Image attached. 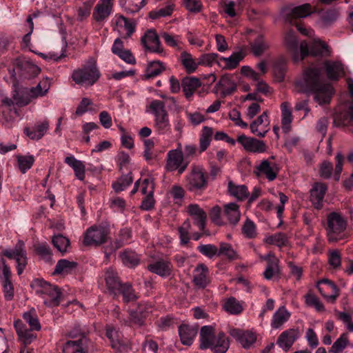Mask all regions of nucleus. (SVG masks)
I'll return each instance as SVG.
<instances>
[{
	"mask_svg": "<svg viewBox=\"0 0 353 353\" xmlns=\"http://www.w3.org/2000/svg\"><path fill=\"white\" fill-rule=\"evenodd\" d=\"M37 292L42 296L44 304L49 307L59 305L62 299L63 294L60 289L46 281L41 282L40 289Z\"/></svg>",
	"mask_w": 353,
	"mask_h": 353,
	"instance_id": "12",
	"label": "nucleus"
},
{
	"mask_svg": "<svg viewBox=\"0 0 353 353\" xmlns=\"http://www.w3.org/2000/svg\"><path fill=\"white\" fill-rule=\"evenodd\" d=\"M115 334L116 332L113 327H107L105 334L110 339L112 348L120 352H127L129 350L128 345L120 341L119 340L114 339V335Z\"/></svg>",
	"mask_w": 353,
	"mask_h": 353,
	"instance_id": "45",
	"label": "nucleus"
},
{
	"mask_svg": "<svg viewBox=\"0 0 353 353\" xmlns=\"http://www.w3.org/2000/svg\"><path fill=\"white\" fill-rule=\"evenodd\" d=\"M100 77L101 72L92 57L89 58L81 68L74 70L72 74V79L75 83L85 87L93 85Z\"/></svg>",
	"mask_w": 353,
	"mask_h": 353,
	"instance_id": "4",
	"label": "nucleus"
},
{
	"mask_svg": "<svg viewBox=\"0 0 353 353\" xmlns=\"http://www.w3.org/2000/svg\"><path fill=\"white\" fill-rule=\"evenodd\" d=\"M314 11V10H313L312 6L309 3H304L297 6H289L282 9L281 16L286 22L290 25L295 26L297 30L302 34L312 37L314 34V30L311 28L304 27L301 23L297 22L296 19L305 18Z\"/></svg>",
	"mask_w": 353,
	"mask_h": 353,
	"instance_id": "3",
	"label": "nucleus"
},
{
	"mask_svg": "<svg viewBox=\"0 0 353 353\" xmlns=\"http://www.w3.org/2000/svg\"><path fill=\"white\" fill-rule=\"evenodd\" d=\"M290 312L285 307H280L273 314L271 326L274 329L280 328L290 317Z\"/></svg>",
	"mask_w": 353,
	"mask_h": 353,
	"instance_id": "36",
	"label": "nucleus"
},
{
	"mask_svg": "<svg viewBox=\"0 0 353 353\" xmlns=\"http://www.w3.org/2000/svg\"><path fill=\"white\" fill-rule=\"evenodd\" d=\"M199 63L204 66H212L216 64L219 67L222 65L221 56L217 53H205L199 58Z\"/></svg>",
	"mask_w": 353,
	"mask_h": 353,
	"instance_id": "51",
	"label": "nucleus"
},
{
	"mask_svg": "<svg viewBox=\"0 0 353 353\" xmlns=\"http://www.w3.org/2000/svg\"><path fill=\"white\" fill-rule=\"evenodd\" d=\"M198 332L197 327L182 324L179 327V335L183 345L190 346L192 344Z\"/></svg>",
	"mask_w": 353,
	"mask_h": 353,
	"instance_id": "30",
	"label": "nucleus"
},
{
	"mask_svg": "<svg viewBox=\"0 0 353 353\" xmlns=\"http://www.w3.org/2000/svg\"><path fill=\"white\" fill-rule=\"evenodd\" d=\"M17 162L20 171L24 174L32 166L34 158L32 155H19L17 157Z\"/></svg>",
	"mask_w": 353,
	"mask_h": 353,
	"instance_id": "63",
	"label": "nucleus"
},
{
	"mask_svg": "<svg viewBox=\"0 0 353 353\" xmlns=\"http://www.w3.org/2000/svg\"><path fill=\"white\" fill-rule=\"evenodd\" d=\"M152 311V304L141 301L138 303L136 309L129 310V319H124V325L131 326L132 324L141 327L144 325L146 317Z\"/></svg>",
	"mask_w": 353,
	"mask_h": 353,
	"instance_id": "11",
	"label": "nucleus"
},
{
	"mask_svg": "<svg viewBox=\"0 0 353 353\" xmlns=\"http://www.w3.org/2000/svg\"><path fill=\"white\" fill-rule=\"evenodd\" d=\"M52 243L62 254L65 253L68 251V248L70 246L69 239L61 234L53 236Z\"/></svg>",
	"mask_w": 353,
	"mask_h": 353,
	"instance_id": "58",
	"label": "nucleus"
},
{
	"mask_svg": "<svg viewBox=\"0 0 353 353\" xmlns=\"http://www.w3.org/2000/svg\"><path fill=\"white\" fill-rule=\"evenodd\" d=\"M223 307L225 312L232 315H238L243 310V303L233 296L226 299Z\"/></svg>",
	"mask_w": 353,
	"mask_h": 353,
	"instance_id": "40",
	"label": "nucleus"
},
{
	"mask_svg": "<svg viewBox=\"0 0 353 353\" xmlns=\"http://www.w3.org/2000/svg\"><path fill=\"white\" fill-rule=\"evenodd\" d=\"M199 341L201 350L210 349L214 353H225L230 347V341L225 334L220 332L215 335L214 330L210 325L201 327Z\"/></svg>",
	"mask_w": 353,
	"mask_h": 353,
	"instance_id": "2",
	"label": "nucleus"
},
{
	"mask_svg": "<svg viewBox=\"0 0 353 353\" xmlns=\"http://www.w3.org/2000/svg\"><path fill=\"white\" fill-rule=\"evenodd\" d=\"M228 188L230 194L238 200L243 201L248 196V190L245 185H236L232 181H229Z\"/></svg>",
	"mask_w": 353,
	"mask_h": 353,
	"instance_id": "41",
	"label": "nucleus"
},
{
	"mask_svg": "<svg viewBox=\"0 0 353 353\" xmlns=\"http://www.w3.org/2000/svg\"><path fill=\"white\" fill-rule=\"evenodd\" d=\"M327 235L330 242H336L342 239L341 235L347 226V222L343 216L338 212H333L327 216Z\"/></svg>",
	"mask_w": 353,
	"mask_h": 353,
	"instance_id": "9",
	"label": "nucleus"
},
{
	"mask_svg": "<svg viewBox=\"0 0 353 353\" xmlns=\"http://www.w3.org/2000/svg\"><path fill=\"white\" fill-rule=\"evenodd\" d=\"M237 142L240 143L245 150L253 153H262L266 150V145L264 141L251 138L245 134L239 135Z\"/></svg>",
	"mask_w": 353,
	"mask_h": 353,
	"instance_id": "18",
	"label": "nucleus"
},
{
	"mask_svg": "<svg viewBox=\"0 0 353 353\" xmlns=\"http://www.w3.org/2000/svg\"><path fill=\"white\" fill-rule=\"evenodd\" d=\"M327 186L323 183H315L310 190V200L316 209H321L327 191Z\"/></svg>",
	"mask_w": 353,
	"mask_h": 353,
	"instance_id": "29",
	"label": "nucleus"
},
{
	"mask_svg": "<svg viewBox=\"0 0 353 353\" xmlns=\"http://www.w3.org/2000/svg\"><path fill=\"white\" fill-rule=\"evenodd\" d=\"M179 60L185 71L189 74L194 72L199 65V61H196L192 55L186 51L181 53Z\"/></svg>",
	"mask_w": 353,
	"mask_h": 353,
	"instance_id": "39",
	"label": "nucleus"
},
{
	"mask_svg": "<svg viewBox=\"0 0 353 353\" xmlns=\"http://www.w3.org/2000/svg\"><path fill=\"white\" fill-rule=\"evenodd\" d=\"M213 129L204 126L199 139L200 152H204L210 145L213 135Z\"/></svg>",
	"mask_w": 353,
	"mask_h": 353,
	"instance_id": "52",
	"label": "nucleus"
},
{
	"mask_svg": "<svg viewBox=\"0 0 353 353\" xmlns=\"http://www.w3.org/2000/svg\"><path fill=\"white\" fill-rule=\"evenodd\" d=\"M228 332L232 337L245 349H249L252 347L256 341V334L252 330H244L232 327L229 329Z\"/></svg>",
	"mask_w": 353,
	"mask_h": 353,
	"instance_id": "15",
	"label": "nucleus"
},
{
	"mask_svg": "<svg viewBox=\"0 0 353 353\" xmlns=\"http://www.w3.org/2000/svg\"><path fill=\"white\" fill-rule=\"evenodd\" d=\"M122 295L123 301L125 303L134 301L137 299L138 296L136 294L132 286L128 283H123L118 290V296Z\"/></svg>",
	"mask_w": 353,
	"mask_h": 353,
	"instance_id": "44",
	"label": "nucleus"
},
{
	"mask_svg": "<svg viewBox=\"0 0 353 353\" xmlns=\"http://www.w3.org/2000/svg\"><path fill=\"white\" fill-rule=\"evenodd\" d=\"M284 42L294 62L302 61L308 56L309 46L307 43L304 41L299 44L294 31L289 30L286 32Z\"/></svg>",
	"mask_w": 353,
	"mask_h": 353,
	"instance_id": "6",
	"label": "nucleus"
},
{
	"mask_svg": "<svg viewBox=\"0 0 353 353\" xmlns=\"http://www.w3.org/2000/svg\"><path fill=\"white\" fill-rule=\"evenodd\" d=\"M17 68L19 70L21 75L26 79L34 77L41 71V69L37 65L26 59H18Z\"/></svg>",
	"mask_w": 353,
	"mask_h": 353,
	"instance_id": "27",
	"label": "nucleus"
},
{
	"mask_svg": "<svg viewBox=\"0 0 353 353\" xmlns=\"http://www.w3.org/2000/svg\"><path fill=\"white\" fill-rule=\"evenodd\" d=\"M216 88L223 96H227L236 90V85L230 75L225 74L220 78Z\"/></svg>",
	"mask_w": 353,
	"mask_h": 353,
	"instance_id": "33",
	"label": "nucleus"
},
{
	"mask_svg": "<svg viewBox=\"0 0 353 353\" xmlns=\"http://www.w3.org/2000/svg\"><path fill=\"white\" fill-rule=\"evenodd\" d=\"M223 216L226 223L236 225L241 218L239 205L236 203H229L224 205Z\"/></svg>",
	"mask_w": 353,
	"mask_h": 353,
	"instance_id": "31",
	"label": "nucleus"
},
{
	"mask_svg": "<svg viewBox=\"0 0 353 353\" xmlns=\"http://www.w3.org/2000/svg\"><path fill=\"white\" fill-rule=\"evenodd\" d=\"M335 122L339 125L353 126V105H350L345 112L336 116Z\"/></svg>",
	"mask_w": 353,
	"mask_h": 353,
	"instance_id": "56",
	"label": "nucleus"
},
{
	"mask_svg": "<svg viewBox=\"0 0 353 353\" xmlns=\"http://www.w3.org/2000/svg\"><path fill=\"white\" fill-rule=\"evenodd\" d=\"M23 319L29 325L31 330L39 331L41 330V324L34 310L24 312Z\"/></svg>",
	"mask_w": 353,
	"mask_h": 353,
	"instance_id": "54",
	"label": "nucleus"
},
{
	"mask_svg": "<svg viewBox=\"0 0 353 353\" xmlns=\"http://www.w3.org/2000/svg\"><path fill=\"white\" fill-rule=\"evenodd\" d=\"M187 212L192 217L194 225L199 231L203 232L205 230L207 219L205 211L198 204L192 203L188 206Z\"/></svg>",
	"mask_w": 353,
	"mask_h": 353,
	"instance_id": "21",
	"label": "nucleus"
},
{
	"mask_svg": "<svg viewBox=\"0 0 353 353\" xmlns=\"http://www.w3.org/2000/svg\"><path fill=\"white\" fill-rule=\"evenodd\" d=\"M242 233L247 239H254L257 236L256 225L251 219L247 218L242 227Z\"/></svg>",
	"mask_w": 353,
	"mask_h": 353,
	"instance_id": "61",
	"label": "nucleus"
},
{
	"mask_svg": "<svg viewBox=\"0 0 353 353\" xmlns=\"http://www.w3.org/2000/svg\"><path fill=\"white\" fill-rule=\"evenodd\" d=\"M114 0H99L92 12V19L100 25L104 24L113 12Z\"/></svg>",
	"mask_w": 353,
	"mask_h": 353,
	"instance_id": "14",
	"label": "nucleus"
},
{
	"mask_svg": "<svg viewBox=\"0 0 353 353\" xmlns=\"http://www.w3.org/2000/svg\"><path fill=\"white\" fill-rule=\"evenodd\" d=\"M133 181L131 172L122 175L117 181L112 183V188L116 192L125 190Z\"/></svg>",
	"mask_w": 353,
	"mask_h": 353,
	"instance_id": "59",
	"label": "nucleus"
},
{
	"mask_svg": "<svg viewBox=\"0 0 353 353\" xmlns=\"http://www.w3.org/2000/svg\"><path fill=\"white\" fill-rule=\"evenodd\" d=\"M299 337L300 332L298 329H288L279 335L276 343L283 350L288 352Z\"/></svg>",
	"mask_w": 353,
	"mask_h": 353,
	"instance_id": "19",
	"label": "nucleus"
},
{
	"mask_svg": "<svg viewBox=\"0 0 353 353\" xmlns=\"http://www.w3.org/2000/svg\"><path fill=\"white\" fill-rule=\"evenodd\" d=\"M154 127L159 134H165L169 132L170 124L168 114L154 119Z\"/></svg>",
	"mask_w": 353,
	"mask_h": 353,
	"instance_id": "46",
	"label": "nucleus"
},
{
	"mask_svg": "<svg viewBox=\"0 0 353 353\" xmlns=\"http://www.w3.org/2000/svg\"><path fill=\"white\" fill-rule=\"evenodd\" d=\"M210 282L209 270L203 263L196 265L193 271V283L198 288L204 289Z\"/></svg>",
	"mask_w": 353,
	"mask_h": 353,
	"instance_id": "24",
	"label": "nucleus"
},
{
	"mask_svg": "<svg viewBox=\"0 0 353 353\" xmlns=\"http://www.w3.org/2000/svg\"><path fill=\"white\" fill-rule=\"evenodd\" d=\"M250 128L252 133L259 137H264L270 130L267 112H263L262 114L253 121L250 125Z\"/></svg>",
	"mask_w": 353,
	"mask_h": 353,
	"instance_id": "22",
	"label": "nucleus"
},
{
	"mask_svg": "<svg viewBox=\"0 0 353 353\" xmlns=\"http://www.w3.org/2000/svg\"><path fill=\"white\" fill-rule=\"evenodd\" d=\"M148 270L152 273L165 278L171 275L172 265L168 260L160 259L148 264Z\"/></svg>",
	"mask_w": 353,
	"mask_h": 353,
	"instance_id": "23",
	"label": "nucleus"
},
{
	"mask_svg": "<svg viewBox=\"0 0 353 353\" xmlns=\"http://www.w3.org/2000/svg\"><path fill=\"white\" fill-rule=\"evenodd\" d=\"M14 327L20 341L28 345L32 343L37 338V335L32 333L33 330L28 329L26 325L21 319H17L14 322Z\"/></svg>",
	"mask_w": 353,
	"mask_h": 353,
	"instance_id": "26",
	"label": "nucleus"
},
{
	"mask_svg": "<svg viewBox=\"0 0 353 353\" xmlns=\"http://www.w3.org/2000/svg\"><path fill=\"white\" fill-rule=\"evenodd\" d=\"M247 50L246 46H241L228 57L221 56L222 65H220V68L230 70L236 68L240 62L247 55Z\"/></svg>",
	"mask_w": 353,
	"mask_h": 353,
	"instance_id": "16",
	"label": "nucleus"
},
{
	"mask_svg": "<svg viewBox=\"0 0 353 353\" xmlns=\"http://www.w3.org/2000/svg\"><path fill=\"white\" fill-rule=\"evenodd\" d=\"M190 161L186 160L183 154L181 143H178L177 148L170 150L166 157L165 169L168 172L177 171L183 174L187 169Z\"/></svg>",
	"mask_w": 353,
	"mask_h": 353,
	"instance_id": "8",
	"label": "nucleus"
},
{
	"mask_svg": "<svg viewBox=\"0 0 353 353\" xmlns=\"http://www.w3.org/2000/svg\"><path fill=\"white\" fill-rule=\"evenodd\" d=\"M251 52L254 57L262 56L270 48V43L264 35L259 34L249 43Z\"/></svg>",
	"mask_w": 353,
	"mask_h": 353,
	"instance_id": "28",
	"label": "nucleus"
},
{
	"mask_svg": "<svg viewBox=\"0 0 353 353\" xmlns=\"http://www.w3.org/2000/svg\"><path fill=\"white\" fill-rule=\"evenodd\" d=\"M77 264L74 261H70L67 259L59 260L54 268V274H64L70 273L73 271Z\"/></svg>",
	"mask_w": 353,
	"mask_h": 353,
	"instance_id": "48",
	"label": "nucleus"
},
{
	"mask_svg": "<svg viewBox=\"0 0 353 353\" xmlns=\"http://www.w3.org/2000/svg\"><path fill=\"white\" fill-rule=\"evenodd\" d=\"M105 281L110 294L114 298L118 297V290L123 283L119 281L117 273L112 269L108 270L105 273Z\"/></svg>",
	"mask_w": 353,
	"mask_h": 353,
	"instance_id": "32",
	"label": "nucleus"
},
{
	"mask_svg": "<svg viewBox=\"0 0 353 353\" xmlns=\"http://www.w3.org/2000/svg\"><path fill=\"white\" fill-rule=\"evenodd\" d=\"M6 257L14 259L17 263V270L19 275L21 274L27 265L26 252L24 249V243L19 241L14 249H7L3 251Z\"/></svg>",
	"mask_w": 353,
	"mask_h": 353,
	"instance_id": "13",
	"label": "nucleus"
},
{
	"mask_svg": "<svg viewBox=\"0 0 353 353\" xmlns=\"http://www.w3.org/2000/svg\"><path fill=\"white\" fill-rule=\"evenodd\" d=\"M50 88V80L48 78L43 79L36 86L22 92L18 97H14V101L19 106L26 105L37 98L46 96Z\"/></svg>",
	"mask_w": 353,
	"mask_h": 353,
	"instance_id": "7",
	"label": "nucleus"
},
{
	"mask_svg": "<svg viewBox=\"0 0 353 353\" xmlns=\"http://www.w3.org/2000/svg\"><path fill=\"white\" fill-rule=\"evenodd\" d=\"M313 57H324L329 55L327 45L319 39H315L309 47V54Z\"/></svg>",
	"mask_w": 353,
	"mask_h": 353,
	"instance_id": "38",
	"label": "nucleus"
},
{
	"mask_svg": "<svg viewBox=\"0 0 353 353\" xmlns=\"http://www.w3.org/2000/svg\"><path fill=\"white\" fill-rule=\"evenodd\" d=\"M141 43L145 48L150 52L159 54L163 51L159 37L154 30L150 29L145 32L141 37Z\"/></svg>",
	"mask_w": 353,
	"mask_h": 353,
	"instance_id": "20",
	"label": "nucleus"
},
{
	"mask_svg": "<svg viewBox=\"0 0 353 353\" xmlns=\"http://www.w3.org/2000/svg\"><path fill=\"white\" fill-rule=\"evenodd\" d=\"M256 174L258 176L263 174L270 181L276 178L277 173L270 165V162L265 159L256 167Z\"/></svg>",
	"mask_w": 353,
	"mask_h": 353,
	"instance_id": "42",
	"label": "nucleus"
},
{
	"mask_svg": "<svg viewBox=\"0 0 353 353\" xmlns=\"http://www.w3.org/2000/svg\"><path fill=\"white\" fill-rule=\"evenodd\" d=\"M201 85L199 79L196 77L187 78L182 82L183 91L186 98L192 97L194 91Z\"/></svg>",
	"mask_w": 353,
	"mask_h": 353,
	"instance_id": "43",
	"label": "nucleus"
},
{
	"mask_svg": "<svg viewBox=\"0 0 353 353\" xmlns=\"http://www.w3.org/2000/svg\"><path fill=\"white\" fill-rule=\"evenodd\" d=\"M148 109L149 112L153 114L154 119L164 114H168L165 103L160 100H152L148 105Z\"/></svg>",
	"mask_w": 353,
	"mask_h": 353,
	"instance_id": "53",
	"label": "nucleus"
},
{
	"mask_svg": "<svg viewBox=\"0 0 353 353\" xmlns=\"http://www.w3.org/2000/svg\"><path fill=\"white\" fill-rule=\"evenodd\" d=\"M316 288L327 301L334 303L339 295L337 286L330 280L322 279L317 282Z\"/></svg>",
	"mask_w": 353,
	"mask_h": 353,
	"instance_id": "17",
	"label": "nucleus"
},
{
	"mask_svg": "<svg viewBox=\"0 0 353 353\" xmlns=\"http://www.w3.org/2000/svg\"><path fill=\"white\" fill-rule=\"evenodd\" d=\"M264 242L281 248L287 245L288 243V237L285 233L277 232L266 236L264 239Z\"/></svg>",
	"mask_w": 353,
	"mask_h": 353,
	"instance_id": "50",
	"label": "nucleus"
},
{
	"mask_svg": "<svg viewBox=\"0 0 353 353\" xmlns=\"http://www.w3.org/2000/svg\"><path fill=\"white\" fill-rule=\"evenodd\" d=\"M165 67L162 62L159 61H151L148 65L145 77L148 79L157 77L165 70Z\"/></svg>",
	"mask_w": 353,
	"mask_h": 353,
	"instance_id": "55",
	"label": "nucleus"
},
{
	"mask_svg": "<svg viewBox=\"0 0 353 353\" xmlns=\"http://www.w3.org/2000/svg\"><path fill=\"white\" fill-rule=\"evenodd\" d=\"M191 223L190 220H185L179 228V238L181 245H186L190 241Z\"/></svg>",
	"mask_w": 353,
	"mask_h": 353,
	"instance_id": "64",
	"label": "nucleus"
},
{
	"mask_svg": "<svg viewBox=\"0 0 353 353\" xmlns=\"http://www.w3.org/2000/svg\"><path fill=\"white\" fill-rule=\"evenodd\" d=\"M174 10V5L168 3L164 7L152 10L150 12V17L156 19L160 17L170 16Z\"/></svg>",
	"mask_w": 353,
	"mask_h": 353,
	"instance_id": "62",
	"label": "nucleus"
},
{
	"mask_svg": "<svg viewBox=\"0 0 353 353\" xmlns=\"http://www.w3.org/2000/svg\"><path fill=\"white\" fill-rule=\"evenodd\" d=\"M281 125L283 132L288 133L290 129V124L292 121L291 105L288 102H283L281 105Z\"/></svg>",
	"mask_w": 353,
	"mask_h": 353,
	"instance_id": "37",
	"label": "nucleus"
},
{
	"mask_svg": "<svg viewBox=\"0 0 353 353\" xmlns=\"http://www.w3.org/2000/svg\"><path fill=\"white\" fill-rule=\"evenodd\" d=\"M65 163L71 167L75 176L80 181L85 179V166L83 161L77 159L73 155H70L65 159Z\"/></svg>",
	"mask_w": 353,
	"mask_h": 353,
	"instance_id": "35",
	"label": "nucleus"
},
{
	"mask_svg": "<svg viewBox=\"0 0 353 353\" xmlns=\"http://www.w3.org/2000/svg\"><path fill=\"white\" fill-rule=\"evenodd\" d=\"M125 11L128 13L134 14L139 12L145 5V0H119Z\"/></svg>",
	"mask_w": 353,
	"mask_h": 353,
	"instance_id": "47",
	"label": "nucleus"
},
{
	"mask_svg": "<svg viewBox=\"0 0 353 353\" xmlns=\"http://www.w3.org/2000/svg\"><path fill=\"white\" fill-rule=\"evenodd\" d=\"M115 23L118 28H123L125 30L127 37H130L135 30L134 21L130 20L123 15L116 16Z\"/></svg>",
	"mask_w": 353,
	"mask_h": 353,
	"instance_id": "49",
	"label": "nucleus"
},
{
	"mask_svg": "<svg viewBox=\"0 0 353 353\" xmlns=\"http://www.w3.org/2000/svg\"><path fill=\"white\" fill-rule=\"evenodd\" d=\"M88 340L83 334L76 341H68L63 347V353H88Z\"/></svg>",
	"mask_w": 353,
	"mask_h": 353,
	"instance_id": "25",
	"label": "nucleus"
},
{
	"mask_svg": "<svg viewBox=\"0 0 353 353\" xmlns=\"http://www.w3.org/2000/svg\"><path fill=\"white\" fill-rule=\"evenodd\" d=\"M208 175L203 165L192 164L185 176L186 188L192 192H203L208 185Z\"/></svg>",
	"mask_w": 353,
	"mask_h": 353,
	"instance_id": "5",
	"label": "nucleus"
},
{
	"mask_svg": "<svg viewBox=\"0 0 353 353\" xmlns=\"http://www.w3.org/2000/svg\"><path fill=\"white\" fill-rule=\"evenodd\" d=\"M123 263L129 268H134L139 263V258L132 251H125L121 254Z\"/></svg>",
	"mask_w": 353,
	"mask_h": 353,
	"instance_id": "60",
	"label": "nucleus"
},
{
	"mask_svg": "<svg viewBox=\"0 0 353 353\" xmlns=\"http://www.w3.org/2000/svg\"><path fill=\"white\" fill-rule=\"evenodd\" d=\"M108 228L101 225H94L88 228L84 233L83 243L88 246H99L109 239Z\"/></svg>",
	"mask_w": 353,
	"mask_h": 353,
	"instance_id": "10",
	"label": "nucleus"
},
{
	"mask_svg": "<svg viewBox=\"0 0 353 353\" xmlns=\"http://www.w3.org/2000/svg\"><path fill=\"white\" fill-rule=\"evenodd\" d=\"M323 67L330 80L336 81L345 74L344 66L339 61H317L305 69L299 85L303 92L314 94V100L320 105L330 103L333 94L332 86L323 81Z\"/></svg>",
	"mask_w": 353,
	"mask_h": 353,
	"instance_id": "1",
	"label": "nucleus"
},
{
	"mask_svg": "<svg viewBox=\"0 0 353 353\" xmlns=\"http://www.w3.org/2000/svg\"><path fill=\"white\" fill-rule=\"evenodd\" d=\"M49 123L45 120L37 123L32 129L25 128L24 133L31 139L39 140L46 133Z\"/></svg>",
	"mask_w": 353,
	"mask_h": 353,
	"instance_id": "34",
	"label": "nucleus"
},
{
	"mask_svg": "<svg viewBox=\"0 0 353 353\" xmlns=\"http://www.w3.org/2000/svg\"><path fill=\"white\" fill-rule=\"evenodd\" d=\"M348 334L343 333L339 338L333 343L330 350V353H343L345 348L348 345Z\"/></svg>",
	"mask_w": 353,
	"mask_h": 353,
	"instance_id": "57",
	"label": "nucleus"
}]
</instances>
